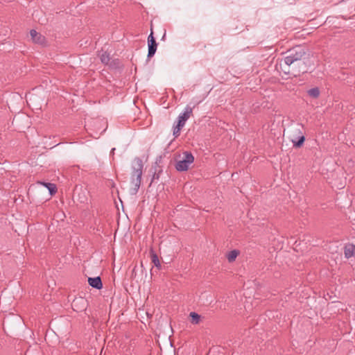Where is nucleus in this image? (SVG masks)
I'll use <instances>...</instances> for the list:
<instances>
[{"label":"nucleus","mask_w":355,"mask_h":355,"mask_svg":"<svg viewBox=\"0 0 355 355\" xmlns=\"http://www.w3.org/2000/svg\"><path fill=\"white\" fill-rule=\"evenodd\" d=\"M239 252L238 250H234L230 251L227 257L229 262L234 261L236 259V257L239 255Z\"/></svg>","instance_id":"15"},{"label":"nucleus","mask_w":355,"mask_h":355,"mask_svg":"<svg viewBox=\"0 0 355 355\" xmlns=\"http://www.w3.org/2000/svg\"><path fill=\"white\" fill-rule=\"evenodd\" d=\"M192 114V108L189 106H187L184 110L178 117V123L173 128V133L175 137H178L180 134L181 129L185 125L186 121L189 119L191 114Z\"/></svg>","instance_id":"3"},{"label":"nucleus","mask_w":355,"mask_h":355,"mask_svg":"<svg viewBox=\"0 0 355 355\" xmlns=\"http://www.w3.org/2000/svg\"><path fill=\"white\" fill-rule=\"evenodd\" d=\"M38 184L45 187L49 191L51 196H53L57 192L56 185L51 182H37Z\"/></svg>","instance_id":"9"},{"label":"nucleus","mask_w":355,"mask_h":355,"mask_svg":"<svg viewBox=\"0 0 355 355\" xmlns=\"http://www.w3.org/2000/svg\"><path fill=\"white\" fill-rule=\"evenodd\" d=\"M162 172V168H157V166L154 168V172L151 180V183L153 182L155 180H158L160 177V174Z\"/></svg>","instance_id":"14"},{"label":"nucleus","mask_w":355,"mask_h":355,"mask_svg":"<svg viewBox=\"0 0 355 355\" xmlns=\"http://www.w3.org/2000/svg\"><path fill=\"white\" fill-rule=\"evenodd\" d=\"M307 93L311 97H312L313 98H317L319 97L320 92V89H318V87H313V88L309 89L307 91Z\"/></svg>","instance_id":"13"},{"label":"nucleus","mask_w":355,"mask_h":355,"mask_svg":"<svg viewBox=\"0 0 355 355\" xmlns=\"http://www.w3.org/2000/svg\"><path fill=\"white\" fill-rule=\"evenodd\" d=\"M306 55V49L302 46H296L287 51V55L284 58V63L286 66L301 61Z\"/></svg>","instance_id":"2"},{"label":"nucleus","mask_w":355,"mask_h":355,"mask_svg":"<svg viewBox=\"0 0 355 355\" xmlns=\"http://www.w3.org/2000/svg\"><path fill=\"white\" fill-rule=\"evenodd\" d=\"M165 35H166V33H164V34L163 35L162 39H164L165 37Z\"/></svg>","instance_id":"18"},{"label":"nucleus","mask_w":355,"mask_h":355,"mask_svg":"<svg viewBox=\"0 0 355 355\" xmlns=\"http://www.w3.org/2000/svg\"><path fill=\"white\" fill-rule=\"evenodd\" d=\"M284 73H289L290 72H289V71H284Z\"/></svg>","instance_id":"19"},{"label":"nucleus","mask_w":355,"mask_h":355,"mask_svg":"<svg viewBox=\"0 0 355 355\" xmlns=\"http://www.w3.org/2000/svg\"><path fill=\"white\" fill-rule=\"evenodd\" d=\"M88 283L89 285L94 288L100 290L103 288V284L100 277H89Z\"/></svg>","instance_id":"8"},{"label":"nucleus","mask_w":355,"mask_h":355,"mask_svg":"<svg viewBox=\"0 0 355 355\" xmlns=\"http://www.w3.org/2000/svg\"><path fill=\"white\" fill-rule=\"evenodd\" d=\"M143 167L142 160L139 157H135L132 165L131 176V183L134 185V188L130 191L132 195H135L140 187Z\"/></svg>","instance_id":"1"},{"label":"nucleus","mask_w":355,"mask_h":355,"mask_svg":"<svg viewBox=\"0 0 355 355\" xmlns=\"http://www.w3.org/2000/svg\"><path fill=\"white\" fill-rule=\"evenodd\" d=\"M303 125L298 124L297 128L295 129V132L297 135V137L292 139L291 141L295 148H300L305 141V137L302 132Z\"/></svg>","instance_id":"5"},{"label":"nucleus","mask_w":355,"mask_h":355,"mask_svg":"<svg viewBox=\"0 0 355 355\" xmlns=\"http://www.w3.org/2000/svg\"><path fill=\"white\" fill-rule=\"evenodd\" d=\"M355 252V245L347 244L345 246V256L347 258L352 257Z\"/></svg>","instance_id":"10"},{"label":"nucleus","mask_w":355,"mask_h":355,"mask_svg":"<svg viewBox=\"0 0 355 355\" xmlns=\"http://www.w3.org/2000/svg\"><path fill=\"white\" fill-rule=\"evenodd\" d=\"M189 317L191 318L190 322L192 324H198L201 321V315L196 312H191Z\"/></svg>","instance_id":"11"},{"label":"nucleus","mask_w":355,"mask_h":355,"mask_svg":"<svg viewBox=\"0 0 355 355\" xmlns=\"http://www.w3.org/2000/svg\"><path fill=\"white\" fill-rule=\"evenodd\" d=\"M150 256H151L152 262L153 263L155 266H156L157 268H160L161 263L159 260V257H158L157 254L155 252H154L153 251H151Z\"/></svg>","instance_id":"12"},{"label":"nucleus","mask_w":355,"mask_h":355,"mask_svg":"<svg viewBox=\"0 0 355 355\" xmlns=\"http://www.w3.org/2000/svg\"><path fill=\"white\" fill-rule=\"evenodd\" d=\"M80 304L83 305V308H84V306H85L86 304V300L82 297H80V298H78V299H75L73 301V303H72V306H76V304Z\"/></svg>","instance_id":"17"},{"label":"nucleus","mask_w":355,"mask_h":355,"mask_svg":"<svg viewBox=\"0 0 355 355\" xmlns=\"http://www.w3.org/2000/svg\"><path fill=\"white\" fill-rule=\"evenodd\" d=\"M30 35L33 42L35 44L44 45L46 44V38L41 33L37 32L35 30L32 29L30 31Z\"/></svg>","instance_id":"7"},{"label":"nucleus","mask_w":355,"mask_h":355,"mask_svg":"<svg viewBox=\"0 0 355 355\" xmlns=\"http://www.w3.org/2000/svg\"><path fill=\"white\" fill-rule=\"evenodd\" d=\"M100 59H101V61L102 62V63L107 64L110 61V55L107 53L103 52L100 55Z\"/></svg>","instance_id":"16"},{"label":"nucleus","mask_w":355,"mask_h":355,"mask_svg":"<svg viewBox=\"0 0 355 355\" xmlns=\"http://www.w3.org/2000/svg\"><path fill=\"white\" fill-rule=\"evenodd\" d=\"M148 52L147 57L150 58L154 56L157 51V43L156 42L155 38L153 36V29L151 28V33L148 37Z\"/></svg>","instance_id":"6"},{"label":"nucleus","mask_w":355,"mask_h":355,"mask_svg":"<svg viewBox=\"0 0 355 355\" xmlns=\"http://www.w3.org/2000/svg\"><path fill=\"white\" fill-rule=\"evenodd\" d=\"M194 161V157L191 152H183L182 159L177 161L175 168L178 171H186L189 169V165Z\"/></svg>","instance_id":"4"}]
</instances>
